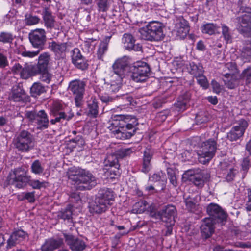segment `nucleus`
<instances>
[{
	"instance_id": "1",
	"label": "nucleus",
	"mask_w": 251,
	"mask_h": 251,
	"mask_svg": "<svg viewBox=\"0 0 251 251\" xmlns=\"http://www.w3.org/2000/svg\"><path fill=\"white\" fill-rule=\"evenodd\" d=\"M139 32L142 39L150 41H159L165 37L162 24L156 21L149 23L145 26L140 28Z\"/></svg>"
},
{
	"instance_id": "2",
	"label": "nucleus",
	"mask_w": 251,
	"mask_h": 251,
	"mask_svg": "<svg viewBox=\"0 0 251 251\" xmlns=\"http://www.w3.org/2000/svg\"><path fill=\"white\" fill-rule=\"evenodd\" d=\"M13 144L19 151L27 152L34 148L35 139L29 131L23 129L16 133Z\"/></svg>"
},
{
	"instance_id": "3",
	"label": "nucleus",
	"mask_w": 251,
	"mask_h": 251,
	"mask_svg": "<svg viewBox=\"0 0 251 251\" xmlns=\"http://www.w3.org/2000/svg\"><path fill=\"white\" fill-rule=\"evenodd\" d=\"M217 149L216 141L214 139H209L203 142L198 151L199 161L205 164L215 156Z\"/></svg>"
},
{
	"instance_id": "4",
	"label": "nucleus",
	"mask_w": 251,
	"mask_h": 251,
	"mask_svg": "<svg viewBox=\"0 0 251 251\" xmlns=\"http://www.w3.org/2000/svg\"><path fill=\"white\" fill-rule=\"evenodd\" d=\"M86 85L85 82L79 79L73 80L69 83L68 90L74 96L77 107H80L83 104Z\"/></svg>"
},
{
	"instance_id": "5",
	"label": "nucleus",
	"mask_w": 251,
	"mask_h": 251,
	"mask_svg": "<svg viewBox=\"0 0 251 251\" xmlns=\"http://www.w3.org/2000/svg\"><path fill=\"white\" fill-rule=\"evenodd\" d=\"M29 177L27 176L26 171L22 168H18L12 171L7 177L8 183L21 188L29 182Z\"/></svg>"
},
{
	"instance_id": "6",
	"label": "nucleus",
	"mask_w": 251,
	"mask_h": 251,
	"mask_svg": "<svg viewBox=\"0 0 251 251\" xmlns=\"http://www.w3.org/2000/svg\"><path fill=\"white\" fill-rule=\"evenodd\" d=\"M184 175L194 185L200 187H203L204 182L207 181L210 177L209 173L204 170L195 171L190 170L186 171Z\"/></svg>"
},
{
	"instance_id": "7",
	"label": "nucleus",
	"mask_w": 251,
	"mask_h": 251,
	"mask_svg": "<svg viewBox=\"0 0 251 251\" xmlns=\"http://www.w3.org/2000/svg\"><path fill=\"white\" fill-rule=\"evenodd\" d=\"M137 123L135 118L132 117L131 116L116 115H115L112 119L110 126L109 128L110 130H113V126L117 127H124L126 126V128H129L130 130L135 129V126Z\"/></svg>"
},
{
	"instance_id": "8",
	"label": "nucleus",
	"mask_w": 251,
	"mask_h": 251,
	"mask_svg": "<svg viewBox=\"0 0 251 251\" xmlns=\"http://www.w3.org/2000/svg\"><path fill=\"white\" fill-rule=\"evenodd\" d=\"M28 38L34 48H38L41 50H43L47 40L46 32L44 29L37 28L31 31Z\"/></svg>"
},
{
	"instance_id": "9",
	"label": "nucleus",
	"mask_w": 251,
	"mask_h": 251,
	"mask_svg": "<svg viewBox=\"0 0 251 251\" xmlns=\"http://www.w3.org/2000/svg\"><path fill=\"white\" fill-rule=\"evenodd\" d=\"M176 214V207L172 204H168L156 214L157 218L162 222L174 225L175 223L174 217Z\"/></svg>"
},
{
	"instance_id": "10",
	"label": "nucleus",
	"mask_w": 251,
	"mask_h": 251,
	"mask_svg": "<svg viewBox=\"0 0 251 251\" xmlns=\"http://www.w3.org/2000/svg\"><path fill=\"white\" fill-rule=\"evenodd\" d=\"M236 26L238 31L244 36L251 35V16L242 15L236 18Z\"/></svg>"
},
{
	"instance_id": "11",
	"label": "nucleus",
	"mask_w": 251,
	"mask_h": 251,
	"mask_svg": "<svg viewBox=\"0 0 251 251\" xmlns=\"http://www.w3.org/2000/svg\"><path fill=\"white\" fill-rule=\"evenodd\" d=\"M150 72L149 65L145 62H142L141 65L135 66L133 70L132 78L137 82L145 81L148 78Z\"/></svg>"
},
{
	"instance_id": "12",
	"label": "nucleus",
	"mask_w": 251,
	"mask_h": 251,
	"mask_svg": "<svg viewBox=\"0 0 251 251\" xmlns=\"http://www.w3.org/2000/svg\"><path fill=\"white\" fill-rule=\"evenodd\" d=\"M115 155H108L104 160L106 173L112 178L120 174V164Z\"/></svg>"
},
{
	"instance_id": "13",
	"label": "nucleus",
	"mask_w": 251,
	"mask_h": 251,
	"mask_svg": "<svg viewBox=\"0 0 251 251\" xmlns=\"http://www.w3.org/2000/svg\"><path fill=\"white\" fill-rule=\"evenodd\" d=\"M206 211L210 216L209 218L213 219L215 222L216 220H219L221 222L226 220L227 213L216 203H211L208 204L206 208Z\"/></svg>"
},
{
	"instance_id": "14",
	"label": "nucleus",
	"mask_w": 251,
	"mask_h": 251,
	"mask_svg": "<svg viewBox=\"0 0 251 251\" xmlns=\"http://www.w3.org/2000/svg\"><path fill=\"white\" fill-rule=\"evenodd\" d=\"M122 86V82L121 83H105V92L100 93V98L101 101L105 103H108L112 102L114 98L116 97L113 96V94L117 92Z\"/></svg>"
},
{
	"instance_id": "15",
	"label": "nucleus",
	"mask_w": 251,
	"mask_h": 251,
	"mask_svg": "<svg viewBox=\"0 0 251 251\" xmlns=\"http://www.w3.org/2000/svg\"><path fill=\"white\" fill-rule=\"evenodd\" d=\"M66 244L72 251H83L86 243L81 239L72 234H63Z\"/></svg>"
},
{
	"instance_id": "16",
	"label": "nucleus",
	"mask_w": 251,
	"mask_h": 251,
	"mask_svg": "<svg viewBox=\"0 0 251 251\" xmlns=\"http://www.w3.org/2000/svg\"><path fill=\"white\" fill-rule=\"evenodd\" d=\"M248 126V123L244 119H240L238 125L233 126L227 134V138L230 141H236L241 137Z\"/></svg>"
},
{
	"instance_id": "17",
	"label": "nucleus",
	"mask_w": 251,
	"mask_h": 251,
	"mask_svg": "<svg viewBox=\"0 0 251 251\" xmlns=\"http://www.w3.org/2000/svg\"><path fill=\"white\" fill-rule=\"evenodd\" d=\"M70 43L68 42H59L54 41L49 42V49L54 53L58 58H63L65 56L66 51L69 50Z\"/></svg>"
},
{
	"instance_id": "18",
	"label": "nucleus",
	"mask_w": 251,
	"mask_h": 251,
	"mask_svg": "<svg viewBox=\"0 0 251 251\" xmlns=\"http://www.w3.org/2000/svg\"><path fill=\"white\" fill-rule=\"evenodd\" d=\"M216 222L211 218H205L202 220L200 227L201 237L203 239L209 238L214 233Z\"/></svg>"
},
{
	"instance_id": "19",
	"label": "nucleus",
	"mask_w": 251,
	"mask_h": 251,
	"mask_svg": "<svg viewBox=\"0 0 251 251\" xmlns=\"http://www.w3.org/2000/svg\"><path fill=\"white\" fill-rule=\"evenodd\" d=\"M27 237H28V234L22 229H15L7 240V248H11L15 246L16 244L24 241Z\"/></svg>"
},
{
	"instance_id": "20",
	"label": "nucleus",
	"mask_w": 251,
	"mask_h": 251,
	"mask_svg": "<svg viewBox=\"0 0 251 251\" xmlns=\"http://www.w3.org/2000/svg\"><path fill=\"white\" fill-rule=\"evenodd\" d=\"M64 245L63 239L61 238H50L45 241L41 247V251H54Z\"/></svg>"
},
{
	"instance_id": "21",
	"label": "nucleus",
	"mask_w": 251,
	"mask_h": 251,
	"mask_svg": "<svg viewBox=\"0 0 251 251\" xmlns=\"http://www.w3.org/2000/svg\"><path fill=\"white\" fill-rule=\"evenodd\" d=\"M122 42L127 50L139 51L142 50V46L139 43L135 44V40L130 34L125 33L123 35Z\"/></svg>"
},
{
	"instance_id": "22",
	"label": "nucleus",
	"mask_w": 251,
	"mask_h": 251,
	"mask_svg": "<svg viewBox=\"0 0 251 251\" xmlns=\"http://www.w3.org/2000/svg\"><path fill=\"white\" fill-rule=\"evenodd\" d=\"M128 58L126 56L117 59L112 66L113 72L124 77L128 68Z\"/></svg>"
},
{
	"instance_id": "23",
	"label": "nucleus",
	"mask_w": 251,
	"mask_h": 251,
	"mask_svg": "<svg viewBox=\"0 0 251 251\" xmlns=\"http://www.w3.org/2000/svg\"><path fill=\"white\" fill-rule=\"evenodd\" d=\"M191 97L190 93L186 91L182 94L178 98L177 102L174 104V108L176 111L181 112L185 110L187 108Z\"/></svg>"
},
{
	"instance_id": "24",
	"label": "nucleus",
	"mask_w": 251,
	"mask_h": 251,
	"mask_svg": "<svg viewBox=\"0 0 251 251\" xmlns=\"http://www.w3.org/2000/svg\"><path fill=\"white\" fill-rule=\"evenodd\" d=\"M42 15L45 26L47 28H53L55 26V17L52 15V12L49 7L44 8Z\"/></svg>"
},
{
	"instance_id": "25",
	"label": "nucleus",
	"mask_w": 251,
	"mask_h": 251,
	"mask_svg": "<svg viewBox=\"0 0 251 251\" xmlns=\"http://www.w3.org/2000/svg\"><path fill=\"white\" fill-rule=\"evenodd\" d=\"M83 175L81 176L78 184H84L88 185L86 186L88 189H90L92 187L94 186L97 184V181L95 177L89 171L84 170V172L82 173Z\"/></svg>"
},
{
	"instance_id": "26",
	"label": "nucleus",
	"mask_w": 251,
	"mask_h": 251,
	"mask_svg": "<svg viewBox=\"0 0 251 251\" xmlns=\"http://www.w3.org/2000/svg\"><path fill=\"white\" fill-rule=\"evenodd\" d=\"M152 155L153 152L150 149L145 150L142 164V172L147 173L151 170L152 168L151 159Z\"/></svg>"
},
{
	"instance_id": "27",
	"label": "nucleus",
	"mask_w": 251,
	"mask_h": 251,
	"mask_svg": "<svg viewBox=\"0 0 251 251\" xmlns=\"http://www.w3.org/2000/svg\"><path fill=\"white\" fill-rule=\"evenodd\" d=\"M11 99L15 102L24 103L29 101V97L23 89L18 87L12 91Z\"/></svg>"
},
{
	"instance_id": "28",
	"label": "nucleus",
	"mask_w": 251,
	"mask_h": 251,
	"mask_svg": "<svg viewBox=\"0 0 251 251\" xmlns=\"http://www.w3.org/2000/svg\"><path fill=\"white\" fill-rule=\"evenodd\" d=\"M108 205L102 200L97 197L90 207V211L91 213L100 214L106 210Z\"/></svg>"
},
{
	"instance_id": "29",
	"label": "nucleus",
	"mask_w": 251,
	"mask_h": 251,
	"mask_svg": "<svg viewBox=\"0 0 251 251\" xmlns=\"http://www.w3.org/2000/svg\"><path fill=\"white\" fill-rule=\"evenodd\" d=\"M38 70L35 65L26 63L23 67L21 72V77L23 79H28L37 75Z\"/></svg>"
},
{
	"instance_id": "30",
	"label": "nucleus",
	"mask_w": 251,
	"mask_h": 251,
	"mask_svg": "<svg viewBox=\"0 0 251 251\" xmlns=\"http://www.w3.org/2000/svg\"><path fill=\"white\" fill-rule=\"evenodd\" d=\"M36 120L38 129L42 130L48 127L49 121L47 114L44 110H41L38 112Z\"/></svg>"
},
{
	"instance_id": "31",
	"label": "nucleus",
	"mask_w": 251,
	"mask_h": 251,
	"mask_svg": "<svg viewBox=\"0 0 251 251\" xmlns=\"http://www.w3.org/2000/svg\"><path fill=\"white\" fill-rule=\"evenodd\" d=\"M50 55L48 52L41 53L38 57V62L35 66L38 70L48 69Z\"/></svg>"
},
{
	"instance_id": "32",
	"label": "nucleus",
	"mask_w": 251,
	"mask_h": 251,
	"mask_svg": "<svg viewBox=\"0 0 251 251\" xmlns=\"http://www.w3.org/2000/svg\"><path fill=\"white\" fill-rule=\"evenodd\" d=\"M84 169L73 166L69 169L68 171V178L70 180L74 182V184H78L79 179L81 176L83 175Z\"/></svg>"
},
{
	"instance_id": "33",
	"label": "nucleus",
	"mask_w": 251,
	"mask_h": 251,
	"mask_svg": "<svg viewBox=\"0 0 251 251\" xmlns=\"http://www.w3.org/2000/svg\"><path fill=\"white\" fill-rule=\"evenodd\" d=\"M223 81L227 88L230 89L235 88L238 85V79L235 74L226 73L224 74Z\"/></svg>"
},
{
	"instance_id": "34",
	"label": "nucleus",
	"mask_w": 251,
	"mask_h": 251,
	"mask_svg": "<svg viewBox=\"0 0 251 251\" xmlns=\"http://www.w3.org/2000/svg\"><path fill=\"white\" fill-rule=\"evenodd\" d=\"M219 29L220 26L217 24L213 23H206L201 27V30L203 33L210 35L219 33Z\"/></svg>"
},
{
	"instance_id": "35",
	"label": "nucleus",
	"mask_w": 251,
	"mask_h": 251,
	"mask_svg": "<svg viewBox=\"0 0 251 251\" xmlns=\"http://www.w3.org/2000/svg\"><path fill=\"white\" fill-rule=\"evenodd\" d=\"M97 197L102 200L109 205H111L110 201L114 199L113 192L108 188L100 190Z\"/></svg>"
},
{
	"instance_id": "36",
	"label": "nucleus",
	"mask_w": 251,
	"mask_h": 251,
	"mask_svg": "<svg viewBox=\"0 0 251 251\" xmlns=\"http://www.w3.org/2000/svg\"><path fill=\"white\" fill-rule=\"evenodd\" d=\"M123 76L119 75L114 72H109L106 73L105 77L104 78L105 83L109 84L112 83H121Z\"/></svg>"
},
{
	"instance_id": "37",
	"label": "nucleus",
	"mask_w": 251,
	"mask_h": 251,
	"mask_svg": "<svg viewBox=\"0 0 251 251\" xmlns=\"http://www.w3.org/2000/svg\"><path fill=\"white\" fill-rule=\"evenodd\" d=\"M88 115L96 117L98 114V105L96 100L94 99L88 102Z\"/></svg>"
},
{
	"instance_id": "38",
	"label": "nucleus",
	"mask_w": 251,
	"mask_h": 251,
	"mask_svg": "<svg viewBox=\"0 0 251 251\" xmlns=\"http://www.w3.org/2000/svg\"><path fill=\"white\" fill-rule=\"evenodd\" d=\"M73 206L71 204L68 205L66 207L58 212V216L64 220L68 221H72Z\"/></svg>"
},
{
	"instance_id": "39",
	"label": "nucleus",
	"mask_w": 251,
	"mask_h": 251,
	"mask_svg": "<svg viewBox=\"0 0 251 251\" xmlns=\"http://www.w3.org/2000/svg\"><path fill=\"white\" fill-rule=\"evenodd\" d=\"M113 126V130H111V132L115 135H117L116 137L120 138L122 140H126L130 138L135 133V130L133 129L129 131V132H122L120 131V128L115 129Z\"/></svg>"
},
{
	"instance_id": "40",
	"label": "nucleus",
	"mask_w": 251,
	"mask_h": 251,
	"mask_svg": "<svg viewBox=\"0 0 251 251\" xmlns=\"http://www.w3.org/2000/svg\"><path fill=\"white\" fill-rule=\"evenodd\" d=\"M110 38L111 36L105 37L104 40L100 43L97 51L98 57L99 59H101L103 55L107 51Z\"/></svg>"
},
{
	"instance_id": "41",
	"label": "nucleus",
	"mask_w": 251,
	"mask_h": 251,
	"mask_svg": "<svg viewBox=\"0 0 251 251\" xmlns=\"http://www.w3.org/2000/svg\"><path fill=\"white\" fill-rule=\"evenodd\" d=\"M241 56L245 61L251 60V42L247 41L246 45L241 50Z\"/></svg>"
},
{
	"instance_id": "42",
	"label": "nucleus",
	"mask_w": 251,
	"mask_h": 251,
	"mask_svg": "<svg viewBox=\"0 0 251 251\" xmlns=\"http://www.w3.org/2000/svg\"><path fill=\"white\" fill-rule=\"evenodd\" d=\"M45 92V87L39 82L34 83L30 88L31 96L34 97H36Z\"/></svg>"
},
{
	"instance_id": "43",
	"label": "nucleus",
	"mask_w": 251,
	"mask_h": 251,
	"mask_svg": "<svg viewBox=\"0 0 251 251\" xmlns=\"http://www.w3.org/2000/svg\"><path fill=\"white\" fill-rule=\"evenodd\" d=\"M37 75H40V80L47 84H49L52 78V75L50 74L48 69L44 70H38Z\"/></svg>"
},
{
	"instance_id": "44",
	"label": "nucleus",
	"mask_w": 251,
	"mask_h": 251,
	"mask_svg": "<svg viewBox=\"0 0 251 251\" xmlns=\"http://www.w3.org/2000/svg\"><path fill=\"white\" fill-rule=\"evenodd\" d=\"M40 19L37 16L26 13L25 15V23L27 25H32L39 23Z\"/></svg>"
},
{
	"instance_id": "45",
	"label": "nucleus",
	"mask_w": 251,
	"mask_h": 251,
	"mask_svg": "<svg viewBox=\"0 0 251 251\" xmlns=\"http://www.w3.org/2000/svg\"><path fill=\"white\" fill-rule=\"evenodd\" d=\"M146 201H142L136 202L132 210L133 213H143L146 209Z\"/></svg>"
},
{
	"instance_id": "46",
	"label": "nucleus",
	"mask_w": 251,
	"mask_h": 251,
	"mask_svg": "<svg viewBox=\"0 0 251 251\" xmlns=\"http://www.w3.org/2000/svg\"><path fill=\"white\" fill-rule=\"evenodd\" d=\"M131 153H132L131 149L126 148L120 149L118 150L115 153L110 154V155H115L117 157V159L118 160V158H123L130 155Z\"/></svg>"
},
{
	"instance_id": "47",
	"label": "nucleus",
	"mask_w": 251,
	"mask_h": 251,
	"mask_svg": "<svg viewBox=\"0 0 251 251\" xmlns=\"http://www.w3.org/2000/svg\"><path fill=\"white\" fill-rule=\"evenodd\" d=\"M99 12H106L109 8L110 0H96Z\"/></svg>"
},
{
	"instance_id": "48",
	"label": "nucleus",
	"mask_w": 251,
	"mask_h": 251,
	"mask_svg": "<svg viewBox=\"0 0 251 251\" xmlns=\"http://www.w3.org/2000/svg\"><path fill=\"white\" fill-rule=\"evenodd\" d=\"M50 112L54 116H60L61 113H65L62 111V105L58 102L53 104L50 109Z\"/></svg>"
},
{
	"instance_id": "49",
	"label": "nucleus",
	"mask_w": 251,
	"mask_h": 251,
	"mask_svg": "<svg viewBox=\"0 0 251 251\" xmlns=\"http://www.w3.org/2000/svg\"><path fill=\"white\" fill-rule=\"evenodd\" d=\"M32 171L36 174H40L43 173L44 168L39 160L34 161L31 165Z\"/></svg>"
},
{
	"instance_id": "50",
	"label": "nucleus",
	"mask_w": 251,
	"mask_h": 251,
	"mask_svg": "<svg viewBox=\"0 0 251 251\" xmlns=\"http://www.w3.org/2000/svg\"><path fill=\"white\" fill-rule=\"evenodd\" d=\"M185 204L187 209L192 212H194L196 209L197 205L194 199L189 197L185 200Z\"/></svg>"
},
{
	"instance_id": "51",
	"label": "nucleus",
	"mask_w": 251,
	"mask_h": 251,
	"mask_svg": "<svg viewBox=\"0 0 251 251\" xmlns=\"http://www.w3.org/2000/svg\"><path fill=\"white\" fill-rule=\"evenodd\" d=\"M190 66L191 69L190 72L195 77L203 74V71L201 67H199L194 64H190Z\"/></svg>"
},
{
	"instance_id": "52",
	"label": "nucleus",
	"mask_w": 251,
	"mask_h": 251,
	"mask_svg": "<svg viewBox=\"0 0 251 251\" xmlns=\"http://www.w3.org/2000/svg\"><path fill=\"white\" fill-rule=\"evenodd\" d=\"M0 37L1 40L0 41L3 43H11L13 40V37L11 33L2 32L0 33Z\"/></svg>"
},
{
	"instance_id": "53",
	"label": "nucleus",
	"mask_w": 251,
	"mask_h": 251,
	"mask_svg": "<svg viewBox=\"0 0 251 251\" xmlns=\"http://www.w3.org/2000/svg\"><path fill=\"white\" fill-rule=\"evenodd\" d=\"M73 116V114H71L68 116L65 113H61L60 116H55V119H51L50 120V123L51 124L54 125L57 122H60L61 119L67 120L68 121L71 119Z\"/></svg>"
},
{
	"instance_id": "54",
	"label": "nucleus",
	"mask_w": 251,
	"mask_h": 251,
	"mask_svg": "<svg viewBox=\"0 0 251 251\" xmlns=\"http://www.w3.org/2000/svg\"><path fill=\"white\" fill-rule=\"evenodd\" d=\"M73 63L77 68L82 70L86 69L88 66V64L86 61L84 60L83 57L77 59Z\"/></svg>"
},
{
	"instance_id": "55",
	"label": "nucleus",
	"mask_w": 251,
	"mask_h": 251,
	"mask_svg": "<svg viewBox=\"0 0 251 251\" xmlns=\"http://www.w3.org/2000/svg\"><path fill=\"white\" fill-rule=\"evenodd\" d=\"M222 35L224 39L227 41H230L231 40V35L229 31V27L224 24L222 25Z\"/></svg>"
},
{
	"instance_id": "56",
	"label": "nucleus",
	"mask_w": 251,
	"mask_h": 251,
	"mask_svg": "<svg viewBox=\"0 0 251 251\" xmlns=\"http://www.w3.org/2000/svg\"><path fill=\"white\" fill-rule=\"evenodd\" d=\"M38 112L35 110L26 111L25 113V118L27 119L30 122H33L36 120Z\"/></svg>"
},
{
	"instance_id": "57",
	"label": "nucleus",
	"mask_w": 251,
	"mask_h": 251,
	"mask_svg": "<svg viewBox=\"0 0 251 251\" xmlns=\"http://www.w3.org/2000/svg\"><path fill=\"white\" fill-rule=\"evenodd\" d=\"M176 24V28L189 27L188 22L183 17H179L177 19Z\"/></svg>"
},
{
	"instance_id": "58",
	"label": "nucleus",
	"mask_w": 251,
	"mask_h": 251,
	"mask_svg": "<svg viewBox=\"0 0 251 251\" xmlns=\"http://www.w3.org/2000/svg\"><path fill=\"white\" fill-rule=\"evenodd\" d=\"M243 78H245L248 83L251 82V67H249L243 70L241 74Z\"/></svg>"
},
{
	"instance_id": "59",
	"label": "nucleus",
	"mask_w": 251,
	"mask_h": 251,
	"mask_svg": "<svg viewBox=\"0 0 251 251\" xmlns=\"http://www.w3.org/2000/svg\"><path fill=\"white\" fill-rule=\"evenodd\" d=\"M197 79L198 83L202 87L206 89L208 87V83L207 79L205 76L202 75L196 77Z\"/></svg>"
},
{
	"instance_id": "60",
	"label": "nucleus",
	"mask_w": 251,
	"mask_h": 251,
	"mask_svg": "<svg viewBox=\"0 0 251 251\" xmlns=\"http://www.w3.org/2000/svg\"><path fill=\"white\" fill-rule=\"evenodd\" d=\"M177 36L180 38H184L189 31V27L176 28Z\"/></svg>"
},
{
	"instance_id": "61",
	"label": "nucleus",
	"mask_w": 251,
	"mask_h": 251,
	"mask_svg": "<svg viewBox=\"0 0 251 251\" xmlns=\"http://www.w3.org/2000/svg\"><path fill=\"white\" fill-rule=\"evenodd\" d=\"M168 178L170 183L174 186H176L177 180L175 173L172 170H168Z\"/></svg>"
},
{
	"instance_id": "62",
	"label": "nucleus",
	"mask_w": 251,
	"mask_h": 251,
	"mask_svg": "<svg viewBox=\"0 0 251 251\" xmlns=\"http://www.w3.org/2000/svg\"><path fill=\"white\" fill-rule=\"evenodd\" d=\"M73 54L72 55V62H74L83 57L82 55L80 53V50L78 48H75L73 51Z\"/></svg>"
},
{
	"instance_id": "63",
	"label": "nucleus",
	"mask_w": 251,
	"mask_h": 251,
	"mask_svg": "<svg viewBox=\"0 0 251 251\" xmlns=\"http://www.w3.org/2000/svg\"><path fill=\"white\" fill-rule=\"evenodd\" d=\"M226 67L228 69L231 74H234L235 73H238V69L237 68V65L235 63L229 62L226 64Z\"/></svg>"
},
{
	"instance_id": "64",
	"label": "nucleus",
	"mask_w": 251,
	"mask_h": 251,
	"mask_svg": "<svg viewBox=\"0 0 251 251\" xmlns=\"http://www.w3.org/2000/svg\"><path fill=\"white\" fill-rule=\"evenodd\" d=\"M248 191V201L245 204V208L247 211H251V189H247Z\"/></svg>"
}]
</instances>
